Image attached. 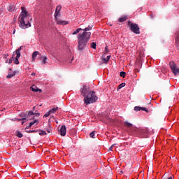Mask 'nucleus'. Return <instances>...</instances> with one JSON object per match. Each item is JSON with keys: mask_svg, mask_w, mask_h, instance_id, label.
<instances>
[{"mask_svg": "<svg viewBox=\"0 0 179 179\" xmlns=\"http://www.w3.org/2000/svg\"><path fill=\"white\" fill-rule=\"evenodd\" d=\"M93 26H89L88 27H86L85 29L78 28L74 32H73V36H75V34H78L79 31H85L83 34H78V48L79 51H82L85 50V47L87 45V43L89 40L90 39V36H92V32H86L92 30Z\"/></svg>", "mask_w": 179, "mask_h": 179, "instance_id": "obj_1", "label": "nucleus"}, {"mask_svg": "<svg viewBox=\"0 0 179 179\" xmlns=\"http://www.w3.org/2000/svg\"><path fill=\"white\" fill-rule=\"evenodd\" d=\"M22 12L20 13V17H19L20 27L21 29H27L30 27V22L29 21V13L26 10V8L22 7Z\"/></svg>", "mask_w": 179, "mask_h": 179, "instance_id": "obj_2", "label": "nucleus"}, {"mask_svg": "<svg viewBox=\"0 0 179 179\" xmlns=\"http://www.w3.org/2000/svg\"><path fill=\"white\" fill-rule=\"evenodd\" d=\"M97 96L96 95V92L94 91H91L90 93H89L87 96L84 98V103L87 106L88 104H93V103H96L97 101Z\"/></svg>", "mask_w": 179, "mask_h": 179, "instance_id": "obj_3", "label": "nucleus"}, {"mask_svg": "<svg viewBox=\"0 0 179 179\" xmlns=\"http://www.w3.org/2000/svg\"><path fill=\"white\" fill-rule=\"evenodd\" d=\"M128 26H129L131 31H132L135 34H141V31L139 29V26H138V24L133 23L131 21H129Z\"/></svg>", "mask_w": 179, "mask_h": 179, "instance_id": "obj_4", "label": "nucleus"}, {"mask_svg": "<svg viewBox=\"0 0 179 179\" xmlns=\"http://www.w3.org/2000/svg\"><path fill=\"white\" fill-rule=\"evenodd\" d=\"M169 67L173 75H179V68L177 66V64L174 62H169Z\"/></svg>", "mask_w": 179, "mask_h": 179, "instance_id": "obj_5", "label": "nucleus"}, {"mask_svg": "<svg viewBox=\"0 0 179 179\" xmlns=\"http://www.w3.org/2000/svg\"><path fill=\"white\" fill-rule=\"evenodd\" d=\"M21 50H22V46L20 47L18 49H17L13 53V57H15V55H16L15 59H14V64H15L16 65H19V59L20 58Z\"/></svg>", "mask_w": 179, "mask_h": 179, "instance_id": "obj_6", "label": "nucleus"}, {"mask_svg": "<svg viewBox=\"0 0 179 179\" xmlns=\"http://www.w3.org/2000/svg\"><path fill=\"white\" fill-rule=\"evenodd\" d=\"M80 92L81 96H83L84 99L87 97L89 93L92 92V91H90V89L89 88V87H87V85H83V87L80 88Z\"/></svg>", "mask_w": 179, "mask_h": 179, "instance_id": "obj_7", "label": "nucleus"}, {"mask_svg": "<svg viewBox=\"0 0 179 179\" xmlns=\"http://www.w3.org/2000/svg\"><path fill=\"white\" fill-rule=\"evenodd\" d=\"M124 125L127 128H129V129L131 131V132H132L134 131H136V129H135V127H134V124H132L128 122H124Z\"/></svg>", "mask_w": 179, "mask_h": 179, "instance_id": "obj_8", "label": "nucleus"}, {"mask_svg": "<svg viewBox=\"0 0 179 179\" xmlns=\"http://www.w3.org/2000/svg\"><path fill=\"white\" fill-rule=\"evenodd\" d=\"M59 134L62 136H65L66 135V127L62 125L59 130Z\"/></svg>", "mask_w": 179, "mask_h": 179, "instance_id": "obj_9", "label": "nucleus"}, {"mask_svg": "<svg viewBox=\"0 0 179 179\" xmlns=\"http://www.w3.org/2000/svg\"><path fill=\"white\" fill-rule=\"evenodd\" d=\"M31 90L32 92H38L39 93H41V92H43V90H41V89H39L38 87H37V86L36 85H32L30 87Z\"/></svg>", "mask_w": 179, "mask_h": 179, "instance_id": "obj_10", "label": "nucleus"}, {"mask_svg": "<svg viewBox=\"0 0 179 179\" xmlns=\"http://www.w3.org/2000/svg\"><path fill=\"white\" fill-rule=\"evenodd\" d=\"M176 45L178 50H179V30L176 32Z\"/></svg>", "mask_w": 179, "mask_h": 179, "instance_id": "obj_11", "label": "nucleus"}, {"mask_svg": "<svg viewBox=\"0 0 179 179\" xmlns=\"http://www.w3.org/2000/svg\"><path fill=\"white\" fill-rule=\"evenodd\" d=\"M61 9H62V7L61 6H57L56 7V11L55 13V17H57V16H59V12H61Z\"/></svg>", "mask_w": 179, "mask_h": 179, "instance_id": "obj_12", "label": "nucleus"}, {"mask_svg": "<svg viewBox=\"0 0 179 179\" xmlns=\"http://www.w3.org/2000/svg\"><path fill=\"white\" fill-rule=\"evenodd\" d=\"M39 54H40V52L38 51L34 52L32 54V61H36V58L37 55H38Z\"/></svg>", "mask_w": 179, "mask_h": 179, "instance_id": "obj_13", "label": "nucleus"}, {"mask_svg": "<svg viewBox=\"0 0 179 179\" xmlns=\"http://www.w3.org/2000/svg\"><path fill=\"white\" fill-rule=\"evenodd\" d=\"M35 124H38V120H35L33 122H30L29 126H28L27 129L31 128V127H33V125H34Z\"/></svg>", "mask_w": 179, "mask_h": 179, "instance_id": "obj_14", "label": "nucleus"}, {"mask_svg": "<svg viewBox=\"0 0 179 179\" xmlns=\"http://www.w3.org/2000/svg\"><path fill=\"white\" fill-rule=\"evenodd\" d=\"M127 19H128L127 16L121 17L120 18H119L118 22H120V23H122L125 22Z\"/></svg>", "mask_w": 179, "mask_h": 179, "instance_id": "obj_15", "label": "nucleus"}, {"mask_svg": "<svg viewBox=\"0 0 179 179\" xmlns=\"http://www.w3.org/2000/svg\"><path fill=\"white\" fill-rule=\"evenodd\" d=\"M48 134H52V127L50 124L48 125V128L45 129Z\"/></svg>", "mask_w": 179, "mask_h": 179, "instance_id": "obj_16", "label": "nucleus"}, {"mask_svg": "<svg viewBox=\"0 0 179 179\" xmlns=\"http://www.w3.org/2000/svg\"><path fill=\"white\" fill-rule=\"evenodd\" d=\"M110 58H111V56H107L106 58L103 57L102 58V61H103V62H105V64H107L108 61H110Z\"/></svg>", "mask_w": 179, "mask_h": 179, "instance_id": "obj_17", "label": "nucleus"}, {"mask_svg": "<svg viewBox=\"0 0 179 179\" xmlns=\"http://www.w3.org/2000/svg\"><path fill=\"white\" fill-rule=\"evenodd\" d=\"M41 59H42V64H47V61H48V58L47 57H41Z\"/></svg>", "mask_w": 179, "mask_h": 179, "instance_id": "obj_18", "label": "nucleus"}, {"mask_svg": "<svg viewBox=\"0 0 179 179\" xmlns=\"http://www.w3.org/2000/svg\"><path fill=\"white\" fill-rule=\"evenodd\" d=\"M96 47H97V44L94 42H92L91 43V48H93L94 50H96Z\"/></svg>", "mask_w": 179, "mask_h": 179, "instance_id": "obj_19", "label": "nucleus"}, {"mask_svg": "<svg viewBox=\"0 0 179 179\" xmlns=\"http://www.w3.org/2000/svg\"><path fill=\"white\" fill-rule=\"evenodd\" d=\"M39 135L43 136V135H47V132L44 130H39Z\"/></svg>", "mask_w": 179, "mask_h": 179, "instance_id": "obj_20", "label": "nucleus"}, {"mask_svg": "<svg viewBox=\"0 0 179 179\" xmlns=\"http://www.w3.org/2000/svg\"><path fill=\"white\" fill-rule=\"evenodd\" d=\"M57 110H58V107H56V108H52L50 110H49V112H50V113H55Z\"/></svg>", "mask_w": 179, "mask_h": 179, "instance_id": "obj_21", "label": "nucleus"}, {"mask_svg": "<svg viewBox=\"0 0 179 179\" xmlns=\"http://www.w3.org/2000/svg\"><path fill=\"white\" fill-rule=\"evenodd\" d=\"M94 134H96V131H94L90 134V138H92V139H94L96 137H94Z\"/></svg>", "mask_w": 179, "mask_h": 179, "instance_id": "obj_22", "label": "nucleus"}, {"mask_svg": "<svg viewBox=\"0 0 179 179\" xmlns=\"http://www.w3.org/2000/svg\"><path fill=\"white\" fill-rule=\"evenodd\" d=\"M16 135L18 138H22L23 137V134L22 133H20V131H17Z\"/></svg>", "mask_w": 179, "mask_h": 179, "instance_id": "obj_23", "label": "nucleus"}, {"mask_svg": "<svg viewBox=\"0 0 179 179\" xmlns=\"http://www.w3.org/2000/svg\"><path fill=\"white\" fill-rule=\"evenodd\" d=\"M58 24H68L66 21H58Z\"/></svg>", "mask_w": 179, "mask_h": 179, "instance_id": "obj_24", "label": "nucleus"}, {"mask_svg": "<svg viewBox=\"0 0 179 179\" xmlns=\"http://www.w3.org/2000/svg\"><path fill=\"white\" fill-rule=\"evenodd\" d=\"M142 107L141 106H135L134 107V111H141Z\"/></svg>", "mask_w": 179, "mask_h": 179, "instance_id": "obj_25", "label": "nucleus"}, {"mask_svg": "<svg viewBox=\"0 0 179 179\" xmlns=\"http://www.w3.org/2000/svg\"><path fill=\"white\" fill-rule=\"evenodd\" d=\"M15 75H16V73L14 72L13 74H8L7 76L8 79H10V78H13V76H15Z\"/></svg>", "mask_w": 179, "mask_h": 179, "instance_id": "obj_26", "label": "nucleus"}, {"mask_svg": "<svg viewBox=\"0 0 179 179\" xmlns=\"http://www.w3.org/2000/svg\"><path fill=\"white\" fill-rule=\"evenodd\" d=\"M125 83H121L118 87L117 89H122V87H124Z\"/></svg>", "mask_w": 179, "mask_h": 179, "instance_id": "obj_27", "label": "nucleus"}, {"mask_svg": "<svg viewBox=\"0 0 179 179\" xmlns=\"http://www.w3.org/2000/svg\"><path fill=\"white\" fill-rule=\"evenodd\" d=\"M13 9V5H10V6H8V10L9 12H12Z\"/></svg>", "mask_w": 179, "mask_h": 179, "instance_id": "obj_28", "label": "nucleus"}, {"mask_svg": "<svg viewBox=\"0 0 179 179\" xmlns=\"http://www.w3.org/2000/svg\"><path fill=\"white\" fill-rule=\"evenodd\" d=\"M125 75H127V73L124 72V71H121L120 72V76L122 78H125Z\"/></svg>", "mask_w": 179, "mask_h": 179, "instance_id": "obj_29", "label": "nucleus"}, {"mask_svg": "<svg viewBox=\"0 0 179 179\" xmlns=\"http://www.w3.org/2000/svg\"><path fill=\"white\" fill-rule=\"evenodd\" d=\"M50 114H51V112L49 110L47 113H45L43 115L44 118H47V117H49Z\"/></svg>", "mask_w": 179, "mask_h": 179, "instance_id": "obj_30", "label": "nucleus"}, {"mask_svg": "<svg viewBox=\"0 0 179 179\" xmlns=\"http://www.w3.org/2000/svg\"><path fill=\"white\" fill-rule=\"evenodd\" d=\"M31 115H34V113H33V111H29L28 113V116L31 117Z\"/></svg>", "mask_w": 179, "mask_h": 179, "instance_id": "obj_31", "label": "nucleus"}, {"mask_svg": "<svg viewBox=\"0 0 179 179\" xmlns=\"http://www.w3.org/2000/svg\"><path fill=\"white\" fill-rule=\"evenodd\" d=\"M13 56H12V57L9 59V61H8V64H9V65H10L11 64V63H12V61H13Z\"/></svg>", "mask_w": 179, "mask_h": 179, "instance_id": "obj_32", "label": "nucleus"}, {"mask_svg": "<svg viewBox=\"0 0 179 179\" xmlns=\"http://www.w3.org/2000/svg\"><path fill=\"white\" fill-rule=\"evenodd\" d=\"M141 110H142V111H145V113H148L149 112V110H148V109H146V108H142L141 107Z\"/></svg>", "mask_w": 179, "mask_h": 179, "instance_id": "obj_33", "label": "nucleus"}, {"mask_svg": "<svg viewBox=\"0 0 179 179\" xmlns=\"http://www.w3.org/2000/svg\"><path fill=\"white\" fill-rule=\"evenodd\" d=\"M105 52L106 54H107V52H109L108 48L107 46L105 48Z\"/></svg>", "mask_w": 179, "mask_h": 179, "instance_id": "obj_34", "label": "nucleus"}, {"mask_svg": "<svg viewBox=\"0 0 179 179\" xmlns=\"http://www.w3.org/2000/svg\"><path fill=\"white\" fill-rule=\"evenodd\" d=\"M27 132L28 134H33V132H37V131H36V130H31V131H28Z\"/></svg>", "mask_w": 179, "mask_h": 179, "instance_id": "obj_35", "label": "nucleus"}, {"mask_svg": "<svg viewBox=\"0 0 179 179\" xmlns=\"http://www.w3.org/2000/svg\"><path fill=\"white\" fill-rule=\"evenodd\" d=\"M162 179H167V174H164L163 176H162Z\"/></svg>", "mask_w": 179, "mask_h": 179, "instance_id": "obj_36", "label": "nucleus"}, {"mask_svg": "<svg viewBox=\"0 0 179 179\" xmlns=\"http://www.w3.org/2000/svg\"><path fill=\"white\" fill-rule=\"evenodd\" d=\"M35 115L36 117H40V113H35Z\"/></svg>", "mask_w": 179, "mask_h": 179, "instance_id": "obj_37", "label": "nucleus"}, {"mask_svg": "<svg viewBox=\"0 0 179 179\" xmlns=\"http://www.w3.org/2000/svg\"><path fill=\"white\" fill-rule=\"evenodd\" d=\"M143 57V55L142 54V52H140V58H142Z\"/></svg>", "mask_w": 179, "mask_h": 179, "instance_id": "obj_38", "label": "nucleus"}, {"mask_svg": "<svg viewBox=\"0 0 179 179\" xmlns=\"http://www.w3.org/2000/svg\"><path fill=\"white\" fill-rule=\"evenodd\" d=\"M113 146H114V145H113L110 148H109V151L110 150V151H112L113 150Z\"/></svg>", "mask_w": 179, "mask_h": 179, "instance_id": "obj_39", "label": "nucleus"}, {"mask_svg": "<svg viewBox=\"0 0 179 179\" xmlns=\"http://www.w3.org/2000/svg\"><path fill=\"white\" fill-rule=\"evenodd\" d=\"M168 179H174V178L173 176H171V177L168 178Z\"/></svg>", "mask_w": 179, "mask_h": 179, "instance_id": "obj_40", "label": "nucleus"}, {"mask_svg": "<svg viewBox=\"0 0 179 179\" xmlns=\"http://www.w3.org/2000/svg\"><path fill=\"white\" fill-rule=\"evenodd\" d=\"M31 76H36V73H33L31 74Z\"/></svg>", "mask_w": 179, "mask_h": 179, "instance_id": "obj_41", "label": "nucleus"}, {"mask_svg": "<svg viewBox=\"0 0 179 179\" xmlns=\"http://www.w3.org/2000/svg\"><path fill=\"white\" fill-rule=\"evenodd\" d=\"M22 121H24V120H26V118H22Z\"/></svg>", "mask_w": 179, "mask_h": 179, "instance_id": "obj_42", "label": "nucleus"}, {"mask_svg": "<svg viewBox=\"0 0 179 179\" xmlns=\"http://www.w3.org/2000/svg\"><path fill=\"white\" fill-rule=\"evenodd\" d=\"M23 124H24V122H22V125H23Z\"/></svg>", "mask_w": 179, "mask_h": 179, "instance_id": "obj_43", "label": "nucleus"}, {"mask_svg": "<svg viewBox=\"0 0 179 179\" xmlns=\"http://www.w3.org/2000/svg\"><path fill=\"white\" fill-rule=\"evenodd\" d=\"M15 30H14V32H13V34H15Z\"/></svg>", "mask_w": 179, "mask_h": 179, "instance_id": "obj_44", "label": "nucleus"}]
</instances>
